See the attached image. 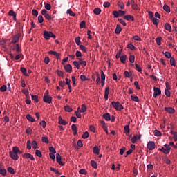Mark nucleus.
I'll return each mask as SVG.
<instances>
[{
	"mask_svg": "<svg viewBox=\"0 0 177 177\" xmlns=\"http://www.w3.org/2000/svg\"><path fill=\"white\" fill-rule=\"evenodd\" d=\"M82 138V139H88V138H89V133L88 131L84 132Z\"/></svg>",
	"mask_w": 177,
	"mask_h": 177,
	"instance_id": "36",
	"label": "nucleus"
},
{
	"mask_svg": "<svg viewBox=\"0 0 177 177\" xmlns=\"http://www.w3.org/2000/svg\"><path fill=\"white\" fill-rule=\"evenodd\" d=\"M64 110L65 111H68V113H71V111H73V109L68 105L64 106Z\"/></svg>",
	"mask_w": 177,
	"mask_h": 177,
	"instance_id": "32",
	"label": "nucleus"
},
{
	"mask_svg": "<svg viewBox=\"0 0 177 177\" xmlns=\"http://www.w3.org/2000/svg\"><path fill=\"white\" fill-rule=\"evenodd\" d=\"M93 153L94 154H99V147L97 146L93 147Z\"/></svg>",
	"mask_w": 177,
	"mask_h": 177,
	"instance_id": "44",
	"label": "nucleus"
},
{
	"mask_svg": "<svg viewBox=\"0 0 177 177\" xmlns=\"http://www.w3.org/2000/svg\"><path fill=\"white\" fill-rule=\"evenodd\" d=\"M151 20H152L153 24L155 26H158V23H160V20H158V19L153 17V18L152 19H151Z\"/></svg>",
	"mask_w": 177,
	"mask_h": 177,
	"instance_id": "34",
	"label": "nucleus"
},
{
	"mask_svg": "<svg viewBox=\"0 0 177 177\" xmlns=\"http://www.w3.org/2000/svg\"><path fill=\"white\" fill-rule=\"evenodd\" d=\"M48 54L53 55L54 56H55V57H56V59H57V60H59L60 56H62V54H60L56 51H53V50L48 51Z\"/></svg>",
	"mask_w": 177,
	"mask_h": 177,
	"instance_id": "5",
	"label": "nucleus"
},
{
	"mask_svg": "<svg viewBox=\"0 0 177 177\" xmlns=\"http://www.w3.org/2000/svg\"><path fill=\"white\" fill-rule=\"evenodd\" d=\"M170 64H171V66H174V67L176 66V64L175 62V58H174L172 57L170 58Z\"/></svg>",
	"mask_w": 177,
	"mask_h": 177,
	"instance_id": "31",
	"label": "nucleus"
},
{
	"mask_svg": "<svg viewBox=\"0 0 177 177\" xmlns=\"http://www.w3.org/2000/svg\"><path fill=\"white\" fill-rule=\"evenodd\" d=\"M18 151H19V148L17 147H13L12 151L11 152L15 153L16 154H17Z\"/></svg>",
	"mask_w": 177,
	"mask_h": 177,
	"instance_id": "60",
	"label": "nucleus"
},
{
	"mask_svg": "<svg viewBox=\"0 0 177 177\" xmlns=\"http://www.w3.org/2000/svg\"><path fill=\"white\" fill-rule=\"evenodd\" d=\"M120 62L123 64L125 63V62H127V55L120 56Z\"/></svg>",
	"mask_w": 177,
	"mask_h": 177,
	"instance_id": "26",
	"label": "nucleus"
},
{
	"mask_svg": "<svg viewBox=\"0 0 177 177\" xmlns=\"http://www.w3.org/2000/svg\"><path fill=\"white\" fill-rule=\"evenodd\" d=\"M136 69L138 71V73H142V68L140 67V66H139V64H136L135 65Z\"/></svg>",
	"mask_w": 177,
	"mask_h": 177,
	"instance_id": "49",
	"label": "nucleus"
},
{
	"mask_svg": "<svg viewBox=\"0 0 177 177\" xmlns=\"http://www.w3.org/2000/svg\"><path fill=\"white\" fill-rule=\"evenodd\" d=\"M67 15H69V16H72L73 17H74V16H75V13H74V12H73V10H71V9H68L66 11Z\"/></svg>",
	"mask_w": 177,
	"mask_h": 177,
	"instance_id": "30",
	"label": "nucleus"
},
{
	"mask_svg": "<svg viewBox=\"0 0 177 177\" xmlns=\"http://www.w3.org/2000/svg\"><path fill=\"white\" fill-rule=\"evenodd\" d=\"M7 170L10 174H15V169H13V167H8Z\"/></svg>",
	"mask_w": 177,
	"mask_h": 177,
	"instance_id": "56",
	"label": "nucleus"
},
{
	"mask_svg": "<svg viewBox=\"0 0 177 177\" xmlns=\"http://www.w3.org/2000/svg\"><path fill=\"white\" fill-rule=\"evenodd\" d=\"M35 155L37 156V157H42V153L38 149L35 151Z\"/></svg>",
	"mask_w": 177,
	"mask_h": 177,
	"instance_id": "48",
	"label": "nucleus"
},
{
	"mask_svg": "<svg viewBox=\"0 0 177 177\" xmlns=\"http://www.w3.org/2000/svg\"><path fill=\"white\" fill-rule=\"evenodd\" d=\"M164 147L165 149L167 150V151L169 153V151H171V147H169V145L168 144H165L164 145Z\"/></svg>",
	"mask_w": 177,
	"mask_h": 177,
	"instance_id": "58",
	"label": "nucleus"
},
{
	"mask_svg": "<svg viewBox=\"0 0 177 177\" xmlns=\"http://www.w3.org/2000/svg\"><path fill=\"white\" fill-rule=\"evenodd\" d=\"M153 91V97H157V96H160V95H161V89L158 87H154Z\"/></svg>",
	"mask_w": 177,
	"mask_h": 177,
	"instance_id": "4",
	"label": "nucleus"
},
{
	"mask_svg": "<svg viewBox=\"0 0 177 177\" xmlns=\"http://www.w3.org/2000/svg\"><path fill=\"white\" fill-rule=\"evenodd\" d=\"M165 28L167 30V31H171L172 27H171V24L169 23H166L165 24Z\"/></svg>",
	"mask_w": 177,
	"mask_h": 177,
	"instance_id": "24",
	"label": "nucleus"
},
{
	"mask_svg": "<svg viewBox=\"0 0 177 177\" xmlns=\"http://www.w3.org/2000/svg\"><path fill=\"white\" fill-rule=\"evenodd\" d=\"M122 31V29L121 28V26L120 25L116 26V28L115 30V34H120Z\"/></svg>",
	"mask_w": 177,
	"mask_h": 177,
	"instance_id": "21",
	"label": "nucleus"
},
{
	"mask_svg": "<svg viewBox=\"0 0 177 177\" xmlns=\"http://www.w3.org/2000/svg\"><path fill=\"white\" fill-rule=\"evenodd\" d=\"M24 158H30L32 161H35V158L31 153H25L23 155Z\"/></svg>",
	"mask_w": 177,
	"mask_h": 177,
	"instance_id": "11",
	"label": "nucleus"
},
{
	"mask_svg": "<svg viewBox=\"0 0 177 177\" xmlns=\"http://www.w3.org/2000/svg\"><path fill=\"white\" fill-rule=\"evenodd\" d=\"M19 39H20V35H19V34L15 35L13 37L12 40L11 41V44H17V42H19Z\"/></svg>",
	"mask_w": 177,
	"mask_h": 177,
	"instance_id": "10",
	"label": "nucleus"
},
{
	"mask_svg": "<svg viewBox=\"0 0 177 177\" xmlns=\"http://www.w3.org/2000/svg\"><path fill=\"white\" fill-rule=\"evenodd\" d=\"M80 48L81 50L84 52V53H86V47H85L84 45H80Z\"/></svg>",
	"mask_w": 177,
	"mask_h": 177,
	"instance_id": "61",
	"label": "nucleus"
},
{
	"mask_svg": "<svg viewBox=\"0 0 177 177\" xmlns=\"http://www.w3.org/2000/svg\"><path fill=\"white\" fill-rule=\"evenodd\" d=\"M59 122L58 123L60 124V125H67V122L62 118V116H59L58 118Z\"/></svg>",
	"mask_w": 177,
	"mask_h": 177,
	"instance_id": "17",
	"label": "nucleus"
},
{
	"mask_svg": "<svg viewBox=\"0 0 177 177\" xmlns=\"http://www.w3.org/2000/svg\"><path fill=\"white\" fill-rule=\"evenodd\" d=\"M85 25H86L85 21H82L80 24V28H85Z\"/></svg>",
	"mask_w": 177,
	"mask_h": 177,
	"instance_id": "63",
	"label": "nucleus"
},
{
	"mask_svg": "<svg viewBox=\"0 0 177 177\" xmlns=\"http://www.w3.org/2000/svg\"><path fill=\"white\" fill-rule=\"evenodd\" d=\"M26 119L28 121H30V122H35V119H34L30 114L26 115Z\"/></svg>",
	"mask_w": 177,
	"mask_h": 177,
	"instance_id": "20",
	"label": "nucleus"
},
{
	"mask_svg": "<svg viewBox=\"0 0 177 177\" xmlns=\"http://www.w3.org/2000/svg\"><path fill=\"white\" fill-rule=\"evenodd\" d=\"M91 167H93V168H95V169L97 168V163H96L95 160H91Z\"/></svg>",
	"mask_w": 177,
	"mask_h": 177,
	"instance_id": "40",
	"label": "nucleus"
},
{
	"mask_svg": "<svg viewBox=\"0 0 177 177\" xmlns=\"http://www.w3.org/2000/svg\"><path fill=\"white\" fill-rule=\"evenodd\" d=\"M64 68L66 73H71L73 71V66L71 64L64 65Z\"/></svg>",
	"mask_w": 177,
	"mask_h": 177,
	"instance_id": "9",
	"label": "nucleus"
},
{
	"mask_svg": "<svg viewBox=\"0 0 177 177\" xmlns=\"http://www.w3.org/2000/svg\"><path fill=\"white\" fill-rule=\"evenodd\" d=\"M43 100L44 102H45V103H48V104H50V103H52V97L50 95L43 96Z\"/></svg>",
	"mask_w": 177,
	"mask_h": 177,
	"instance_id": "7",
	"label": "nucleus"
},
{
	"mask_svg": "<svg viewBox=\"0 0 177 177\" xmlns=\"http://www.w3.org/2000/svg\"><path fill=\"white\" fill-rule=\"evenodd\" d=\"M129 62L130 63H135V55L129 56Z\"/></svg>",
	"mask_w": 177,
	"mask_h": 177,
	"instance_id": "52",
	"label": "nucleus"
},
{
	"mask_svg": "<svg viewBox=\"0 0 177 177\" xmlns=\"http://www.w3.org/2000/svg\"><path fill=\"white\" fill-rule=\"evenodd\" d=\"M102 117L104 120H106V121H110L111 120L110 113H109L103 114Z\"/></svg>",
	"mask_w": 177,
	"mask_h": 177,
	"instance_id": "18",
	"label": "nucleus"
},
{
	"mask_svg": "<svg viewBox=\"0 0 177 177\" xmlns=\"http://www.w3.org/2000/svg\"><path fill=\"white\" fill-rule=\"evenodd\" d=\"M165 57H167V59H171V53L168 52V51H166L165 53H164Z\"/></svg>",
	"mask_w": 177,
	"mask_h": 177,
	"instance_id": "53",
	"label": "nucleus"
},
{
	"mask_svg": "<svg viewBox=\"0 0 177 177\" xmlns=\"http://www.w3.org/2000/svg\"><path fill=\"white\" fill-rule=\"evenodd\" d=\"M22 93L25 95L27 99L30 97V94L28 93V90H22Z\"/></svg>",
	"mask_w": 177,
	"mask_h": 177,
	"instance_id": "37",
	"label": "nucleus"
},
{
	"mask_svg": "<svg viewBox=\"0 0 177 177\" xmlns=\"http://www.w3.org/2000/svg\"><path fill=\"white\" fill-rule=\"evenodd\" d=\"M118 6L120 7V9H124L125 8V6L124 5V3L118 1Z\"/></svg>",
	"mask_w": 177,
	"mask_h": 177,
	"instance_id": "57",
	"label": "nucleus"
},
{
	"mask_svg": "<svg viewBox=\"0 0 177 177\" xmlns=\"http://www.w3.org/2000/svg\"><path fill=\"white\" fill-rule=\"evenodd\" d=\"M7 89L6 85H3L1 88H0V91L1 92H6Z\"/></svg>",
	"mask_w": 177,
	"mask_h": 177,
	"instance_id": "64",
	"label": "nucleus"
},
{
	"mask_svg": "<svg viewBox=\"0 0 177 177\" xmlns=\"http://www.w3.org/2000/svg\"><path fill=\"white\" fill-rule=\"evenodd\" d=\"M56 160H57V162H58L59 165H62V167H64V163H63V162L62 161V156H60L59 153L56 154Z\"/></svg>",
	"mask_w": 177,
	"mask_h": 177,
	"instance_id": "8",
	"label": "nucleus"
},
{
	"mask_svg": "<svg viewBox=\"0 0 177 177\" xmlns=\"http://www.w3.org/2000/svg\"><path fill=\"white\" fill-rule=\"evenodd\" d=\"M127 48H129V49H130L131 50H135V49L136 48L135 46H133L132 44H128Z\"/></svg>",
	"mask_w": 177,
	"mask_h": 177,
	"instance_id": "47",
	"label": "nucleus"
},
{
	"mask_svg": "<svg viewBox=\"0 0 177 177\" xmlns=\"http://www.w3.org/2000/svg\"><path fill=\"white\" fill-rule=\"evenodd\" d=\"M0 174L3 175V176H5V175H6V169H0Z\"/></svg>",
	"mask_w": 177,
	"mask_h": 177,
	"instance_id": "55",
	"label": "nucleus"
},
{
	"mask_svg": "<svg viewBox=\"0 0 177 177\" xmlns=\"http://www.w3.org/2000/svg\"><path fill=\"white\" fill-rule=\"evenodd\" d=\"M80 80L82 81H89V79H88V77H86V76H85L84 75H80Z\"/></svg>",
	"mask_w": 177,
	"mask_h": 177,
	"instance_id": "45",
	"label": "nucleus"
},
{
	"mask_svg": "<svg viewBox=\"0 0 177 177\" xmlns=\"http://www.w3.org/2000/svg\"><path fill=\"white\" fill-rule=\"evenodd\" d=\"M161 41H162V37H158L156 39V42L159 46L161 45Z\"/></svg>",
	"mask_w": 177,
	"mask_h": 177,
	"instance_id": "29",
	"label": "nucleus"
},
{
	"mask_svg": "<svg viewBox=\"0 0 177 177\" xmlns=\"http://www.w3.org/2000/svg\"><path fill=\"white\" fill-rule=\"evenodd\" d=\"M79 174H80L81 175H86V170L85 169H81L79 171Z\"/></svg>",
	"mask_w": 177,
	"mask_h": 177,
	"instance_id": "54",
	"label": "nucleus"
},
{
	"mask_svg": "<svg viewBox=\"0 0 177 177\" xmlns=\"http://www.w3.org/2000/svg\"><path fill=\"white\" fill-rule=\"evenodd\" d=\"M111 104H112L113 107H114L116 110H118L119 111H121V110H124V106L118 101V102L113 101L111 102Z\"/></svg>",
	"mask_w": 177,
	"mask_h": 177,
	"instance_id": "2",
	"label": "nucleus"
},
{
	"mask_svg": "<svg viewBox=\"0 0 177 177\" xmlns=\"http://www.w3.org/2000/svg\"><path fill=\"white\" fill-rule=\"evenodd\" d=\"M147 149L150 151H153L156 149V143L153 141H149L147 143Z\"/></svg>",
	"mask_w": 177,
	"mask_h": 177,
	"instance_id": "3",
	"label": "nucleus"
},
{
	"mask_svg": "<svg viewBox=\"0 0 177 177\" xmlns=\"http://www.w3.org/2000/svg\"><path fill=\"white\" fill-rule=\"evenodd\" d=\"M31 146H32V149H34L35 150V149H37V147H38V144L37 143V141L33 140L31 143Z\"/></svg>",
	"mask_w": 177,
	"mask_h": 177,
	"instance_id": "33",
	"label": "nucleus"
},
{
	"mask_svg": "<svg viewBox=\"0 0 177 177\" xmlns=\"http://www.w3.org/2000/svg\"><path fill=\"white\" fill-rule=\"evenodd\" d=\"M163 10H165V12H167V13H171V8L167 4H165L163 6Z\"/></svg>",
	"mask_w": 177,
	"mask_h": 177,
	"instance_id": "19",
	"label": "nucleus"
},
{
	"mask_svg": "<svg viewBox=\"0 0 177 177\" xmlns=\"http://www.w3.org/2000/svg\"><path fill=\"white\" fill-rule=\"evenodd\" d=\"M158 150H160V151H162V153H164V154H169L168 150L164 148V147H162V148H159Z\"/></svg>",
	"mask_w": 177,
	"mask_h": 177,
	"instance_id": "27",
	"label": "nucleus"
},
{
	"mask_svg": "<svg viewBox=\"0 0 177 177\" xmlns=\"http://www.w3.org/2000/svg\"><path fill=\"white\" fill-rule=\"evenodd\" d=\"M75 42L76 45L79 46L80 45V42H81V37H75Z\"/></svg>",
	"mask_w": 177,
	"mask_h": 177,
	"instance_id": "46",
	"label": "nucleus"
},
{
	"mask_svg": "<svg viewBox=\"0 0 177 177\" xmlns=\"http://www.w3.org/2000/svg\"><path fill=\"white\" fill-rule=\"evenodd\" d=\"M44 37L47 41H48V39H50V38H53L54 39H56V35H55V34H53V32L46 31V30L44 31Z\"/></svg>",
	"mask_w": 177,
	"mask_h": 177,
	"instance_id": "1",
	"label": "nucleus"
},
{
	"mask_svg": "<svg viewBox=\"0 0 177 177\" xmlns=\"http://www.w3.org/2000/svg\"><path fill=\"white\" fill-rule=\"evenodd\" d=\"M78 62H79V65L80 64V66H82V67L85 68V66H86V61H83L82 58H77Z\"/></svg>",
	"mask_w": 177,
	"mask_h": 177,
	"instance_id": "13",
	"label": "nucleus"
},
{
	"mask_svg": "<svg viewBox=\"0 0 177 177\" xmlns=\"http://www.w3.org/2000/svg\"><path fill=\"white\" fill-rule=\"evenodd\" d=\"M165 111H167L169 114H174V113H175V109L172 107H165Z\"/></svg>",
	"mask_w": 177,
	"mask_h": 177,
	"instance_id": "15",
	"label": "nucleus"
},
{
	"mask_svg": "<svg viewBox=\"0 0 177 177\" xmlns=\"http://www.w3.org/2000/svg\"><path fill=\"white\" fill-rule=\"evenodd\" d=\"M37 19L39 23H44V17L42 15H39Z\"/></svg>",
	"mask_w": 177,
	"mask_h": 177,
	"instance_id": "59",
	"label": "nucleus"
},
{
	"mask_svg": "<svg viewBox=\"0 0 177 177\" xmlns=\"http://www.w3.org/2000/svg\"><path fill=\"white\" fill-rule=\"evenodd\" d=\"M113 17H115V19H117L120 16V11H117V10L113 11Z\"/></svg>",
	"mask_w": 177,
	"mask_h": 177,
	"instance_id": "38",
	"label": "nucleus"
},
{
	"mask_svg": "<svg viewBox=\"0 0 177 177\" xmlns=\"http://www.w3.org/2000/svg\"><path fill=\"white\" fill-rule=\"evenodd\" d=\"M86 106H85V104H82L81 109L80 107L77 108L78 111H80V113H85V111H86Z\"/></svg>",
	"mask_w": 177,
	"mask_h": 177,
	"instance_id": "16",
	"label": "nucleus"
},
{
	"mask_svg": "<svg viewBox=\"0 0 177 177\" xmlns=\"http://www.w3.org/2000/svg\"><path fill=\"white\" fill-rule=\"evenodd\" d=\"M41 142L43 143H49V140H48V137L44 136L41 138Z\"/></svg>",
	"mask_w": 177,
	"mask_h": 177,
	"instance_id": "42",
	"label": "nucleus"
},
{
	"mask_svg": "<svg viewBox=\"0 0 177 177\" xmlns=\"http://www.w3.org/2000/svg\"><path fill=\"white\" fill-rule=\"evenodd\" d=\"M129 124H127L124 126V133L126 135H129Z\"/></svg>",
	"mask_w": 177,
	"mask_h": 177,
	"instance_id": "25",
	"label": "nucleus"
},
{
	"mask_svg": "<svg viewBox=\"0 0 177 177\" xmlns=\"http://www.w3.org/2000/svg\"><path fill=\"white\" fill-rule=\"evenodd\" d=\"M123 18L124 20H127V21H129V20H131V21H135V17H133L132 15H124Z\"/></svg>",
	"mask_w": 177,
	"mask_h": 177,
	"instance_id": "14",
	"label": "nucleus"
},
{
	"mask_svg": "<svg viewBox=\"0 0 177 177\" xmlns=\"http://www.w3.org/2000/svg\"><path fill=\"white\" fill-rule=\"evenodd\" d=\"M154 135H155V136H161L162 134H161L160 131L155 130L154 131Z\"/></svg>",
	"mask_w": 177,
	"mask_h": 177,
	"instance_id": "62",
	"label": "nucleus"
},
{
	"mask_svg": "<svg viewBox=\"0 0 177 177\" xmlns=\"http://www.w3.org/2000/svg\"><path fill=\"white\" fill-rule=\"evenodd\" d=\"M109 95H110V87H106L104 91V99L107 100L109 99Z\"/></svg>",
	"mask_w": 177,
	"mask_h": 177,
	"instance_id": "12",
	"label": "nucleus"
},
{
	"mask_svg": "<svg viewBox=\"0 0 177 177\" xmlns=\"http://www.w3.org/2000/svg\"><path fill=\"white\" fill-rule=\"evenodd\" d=\"M73 66H75V67H76V68L77 70H80V62H78L77 61H73Z\"/></svg>",
	"mask_w": 177,
	"mask_h": 177,
	"instance_id": "39",
	"label": "nucleus"
},
{
	"mask_svg": "<svg viewBox=\"0 0 177 177\" xmlns=\"http://www.w3.org/2000/svg\"><path fill=\"white\" fill-rule=\"evenodd\" d=\"M12 50H16V52H17L18 53L21 52V49H20V47L19 46V44H15Z\"/></svg>",
	"mask_w": 177,
	"mask_h": 177,
	"instance_id": "28",
	"label": "nucleus"
},
{
	"mask_svg": "<svg viewBox=\"0 0 177 177\" xmlns=\"http://www.w3.org/2000/svg\"><path fill=\"white\" fill-rule=\"evenodd\" d=\"M93 13L94 15H100V13H102V10L99 8H96L93 10Z\"/></svg>",
	"mask_w": 177,
	"mask_h": 177,
	"instance_id": "23",
	"label": "nucleus"
},
{
	"mask_svg": "<svg viewBox=\"0 0 177 177\" xmlns=\"http://www.w3.org/2000/svg\"><path fill=\"white\" fill-rule=\"evenodd\" d=\"M32 100H34L35 103H38V95H31Z\"/></svg>",
	"mask_w": 177,
	"mask_h": 177,
	"instance_id": "51",
	"label": "nucleus"
},
{
	"mask_svg": "<svg viewBox=\"0 0 177 177\" xmlns=\"http://www.w3.org/2000/svg\"><path fill=\"white\" fill-rule=\"evenodd\" d=\"M10 157L14 160V161H17L19 160V155L17 153H15V152L10 151L9 152Z\"/></svg>",
	"mask_w": 177,
	"mask_h": 177,
	"instance_id": "6",
	"label": "nucleus"
},
{
	"mask_svg": "<svg viewBox=\"0 0 177 177\" xmlns=\"http://www.w3.org/2000/svg\"><path fill=\"white\" fill-rule=\"evenodd\" d=\"M21 71L22 72V73L24 74V75H25L26 77H28V74H27V69H26V68H21Z\"/></svg>",
	"mask_w": 177,
	"mask_h": 177,
	"instance_id": "35",
	"label": "nucleus"
},
{
	"mask_svg": "<svg viewBox=\"0 0 177 177\" xmlns=\"http://www.w3.org/2000/svg\"><path fill=\"white\" fill-rule=\"evenodd\" d=\"M130 97L131 100H133V102H139V98L138 97V96L131 95Z\"/></svg>",
	"mask_w": 177,
	"mask_h": 177,
	"instance_id": "41",
	"label": "nucleus"
},
{
	"mask_svg": "<svg viewBox=\"0 0 177 177\" xmlns=\"http://www.w3.org/2000/svg\"><path fill=\"white\" fill-rule=\"evenodd\" d=\"M101 81H106V75L103 71H101Z\"/></svg>",
	"mask_w": 177,
	"mask_h": 177,
	"instance_id": "43",
	"label": "nucleus"
},
{
	"mask_svg": "<svg viewBox=\"0 0 177 177\" xmlns=\"http://www.w3.org/2000/svg\"><path fill=\"white\" fill-rule=\"evenodd\" d=\"M131 5L133 8V9H134L135 10H138V5L136 4V3H135V0H131Z\"/></svg>",
	"mask_w": 177,
	"mask_h": 177,
	"instance_id": "22",
	"label": "nucleus"
},
{
	"mask_svg": "<svg viewBox=\"0 0 177 177\" xmlns=\"http://www.w3.org/2000/svg\"><path fill=\"white\" fill-rule=\"evenodd\" d=\"M125 150H127V148L125 147H122L120 150V156H122L124 153H125Z\"/></svg>",
	"mask_w": 177,
	"mask_h": 177,
	"instance_id": "50",
	"label": "nucleus"
}]
</instances>
